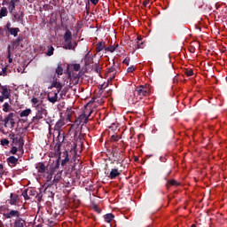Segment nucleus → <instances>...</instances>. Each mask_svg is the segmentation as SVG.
Wrapping results in <instances>:
<instances>
[{
	"mask_svg": "<svg viewBox=\"0 0 227 227\" xmlns=\"http://www.w3.org/2000/svg\"><path fill=\"white\" fill-rule=\"evenodd\" d=\"M36 114L33 117L32 121H40L43 120V116L47 115V110L42 105L35 106Z\"/></svg>",
	"mask_w": 227,
	"mask_h": 227,
	"instance_id": "4",
	"label": "nucleus"
},
{
	"mask_svg": "<svg viewBox=\"0 0 227 227\" xmlns=\"http://www.w3.org/2000/svg\"><path fill=\"white\" fill-rule=\"evenodd\" d=\"M93 208H94L95 212H97L98 214H100V213L102 212V209H100V208L98 207V206H97V205H95V206L93 207Z\"/></svg>",
	"mask_w": 227,
	"mask_h": 227,
	"instance_id": "45",
	"label": "nucleus"
},
{
	"mask_svg": "<svg viewBox=\"0 0 227 227\" xmlns=\"http://www.w3.org/2000/svg\"><path fill=\"white\" fill-rule=\"evenodd\" d=\"M6 28H7V31H10V29L12 28V24L7 23V24H6Z\"/></svg>",
	"mask_w": 227,
	"mask_h": 227,
	"instance_id": "52",
	"label": "nucleus"
},
{
	"mask_svg": "<svg viewBox=\"0 0 227 227\" xmlns=\"http://www.w3.org/2000/svg\"><path fill=\"white\" fill-rule=\"evenodd\" d=\"M2 146H8L10 145V140L4 138L1 140Z\"/></svg>",
	"mask_w": 227,
	"mask_h": 227,
	"instance_id": "38",
	"label": "nucleus"
},
{
	"mask_svg": "<svg viewBox=\"0 0 227 227\" xmlns=\"http://www.w3.org/2000/svg\"><path fill=\"white\" fill-rule=\"evenodd\" d=\"M31 102H32V104H33L34 106H36V104H38V98H33L31 99Z\"/></svg>",
	"mask_w": 227,
	"mask_h": 227,
	"instance_id": "48",
	"label": "nucleus"
},
{
	"mask_svg": "<svg viewBox=\"0 0 227 227\" xmlns=\"http://www.w3.org/2000/svg\"><path fill=\"white\" fill-rule=\"evenodd\" d=\"M190 52H192V53L196 52V48H195L194 46H192V47L190 48Z\"/></svg>",
	"mask_w": 227,
	"mask_h": 227,
	"instance_id": "51",
	"label": "nucleus"
},
{
	"mask_svg": "<svg viewBox=\"0 0 227 227\" xmlns=\"http://www.w3.org/2000/svg\"><path fill=\"white\" fill-rule=\"evenodd\" d=\"M32 113L31 108H27L20 113V118H27Z\"/></svg>",
	"mask_w": 227,
	"mask_h": 227,
	"instance_id": "23",
	"label": "nucleus"
},
{
	"mask_svg": "<svg viewBox=\"0 0 227 227\" xmlns=\"http://www.w3.org/2000/svg\"><path fill=\"white\" fill-rule=\"evenodd\" d=\"M47 56H52L54 54V47L52 46H48V51H47Z\"/></svg>",
	"mask_w": 227,
	"mask_h": 227,
	"instance_id": "36",
	"label": "nucleus"
},
{
	"mask_svg": "<svg viewBox=\"0 0 227 227\" xmlns=\"http://www.w3.org/2000/svg\"><path fill=\"white\" fill-rule=\"evenodd\" d=\"M7 49H8V50H7L8 62H9V63H13V59H12L11 46L9 45Z\"/></svg>",
	"mask_w": 227,
	"mask_h": 227,
	"instance_id": "31",
	"label": "nucleus"
},
{
	"mask_svg": "<svg viewBox=\"0 0 227 227\" xmlns=\"http://www.w3.org/2000/svg\"><path fill=\"white\" fill-rule=\"evenodd\" d=\"M106 42H99L96 46V52H102V51H106Z\"/></svg>",
	"mask_w": 227,
	"mask_h": 227,
	"instance_id": "19",
	"label": "nucleus"
},
{
	"mask_svg": "<svg viewBox=\"0 0 227 227\" xmlns=\"http://www.w3.org/2000/svg\"><path fill=\"white\" fill-rule=\"evenodd\" d=\"M51 87L56 88L57 93H59L61 91V89L63 88V85L59 82H52Z\"/></svg>",
	"mask_w": 227,
	"mask_h": 227,
	"instance_id": "25",
	"label": "nucleus"
},
{
	"mask_svg": "<svg viewBox=\"0 0 227 227\" xmlns=\"http://www.w3.org/2000/svg\"><path fill=\"white\" fill-rule=\"evenodd\" d=\"M35 168L37 169L38 173L43 174L47 170L45 164L43 162H39L36 164Z\"/></svg>",
	"mask_w": 227,
	"mask_h": 227,
	"instance_id": "18",
	"label": "nucleus"
},
{
	"mask_svg": "<svg viewBox=\"0 0 227 227\" xmlns=\"http://www.w3.org/2000/svg\"><path fill=\"white\" fill-rule=\"evenodd\" d=\"M0 91L1 94L5 97V98H10V90H8V86H3L0 83Z\"/></svg>",
	"mask_w": 227,
	"mask_h": 227,
	"instance_id": "14",
	"label": "nucleus"
},
{
	"mask_svg": "<svg viewBox=\"0 0 227 227\" xmlns=\"http://www.w3.org/2000/svg\"><path fill=\"white\" fill-rule=\"evenodd\" d=\"M4 217L5 219H12V217H17V219L20 218V212L19 210L12 209L7 213H4Z\"/></svg>",
	"mask_w": 227,
	"mask_h": 227,
	"instance_id": "9",
	"label": "nucleus"
},
{
	"mask_svg": "<svg viewBox=\"0 0 227 227\" xmlns=\"http://www.w3.org/2000/svg\"><path fill=\"white\" fill-rule=\"evenodd\" d=\"M61 159V156L58 158L55 164L51 167V173H58V169H59V160Z\"/></svg>",
	"mask_w": 227,
	"mask_h": 227,
	"instance_id": "20",
	"label": "nucleus"
},
{
	"mask_svg": "<svg viewBox=\"0 0 227 227\" xmlns=\"http://www.w3.org/2000/svg\"><path fill=\"white\" fill-rule=\"evenodd\" d=\"M81 70V64H68L67 67V70L65 71V74H67L68 78L72 80H75L79 78L77 77V74H75L74 72H79Z\"/></svg>",
	"mask_w": 227,
	"mask_h": 227,
	"instance_id": "2",
	"label": "nucleus"
},
{
	"mask_svg": "<svg viewBox=\"0 0 227 227\" xmlns=\"http://www.w3.org/2000/svg\"><path fill=\"white\" fill-rule=\"evenodd\" d=\"M1 121H4V120H3V115L0 114V125H1Z\"/></svg>",
	"mask_w": 227,
	"mask_h": 227,
	"instance_id": "57",
	"label": "nucleus"
},
{
	"mask_svg": "<svg viewBox=\"0 0 227 227\" xmlns=\"http://www.w3.org/2000/svg\"><path fill=\"white\" fill-rule=\"evenodd\" d=\"M4 168V166H3L2 163H0V169H3Z\"/></svg>",
	"mask_w": 227,
	"mask_h": 227,
	"instance_id": "59",
	"label": "nucleus"
},
{
	"mask_svg": "<svg viewBox=\"0 0 227 227\" xmlns=\"http://www.w3.org/2000/svg\"><path fill=\"white\" fill-rule=\"evenodd\" d=\"M63 157L64 159L61 160V166L65 168V166H67V163L70 161V158L68 157V151L63 152Z\"/></svg>",
	"mask_w": 227,
	"mask_h": 227,
	"instance_id": "16",
	"label": "nucleus"
},
{
	"mask_svg": "<svg viewBox=\"0 0 227 227\" xmlns=\"http://www.w3.org/2000/svg\"><path fill=\"white\" fill-rule=\"evenodd\" d=\"M148 95V87L145 85H139L136 87L134 91L135 97H139V98H143V97H146Z\"/></svg>",
	"mask_w": 227,
	"mask_h": 227,
	"instance_id": "7",
	"label": "nucleus"
},
{
	"mask_svg": "<svg viewBox=\"0 0 227 227\" xmlns=\"http://www.w3.org/2000/svg\"><path fill=\"white\" fill-rule=\"evenodd\" d=\"M60 180H61V172H57V174L54 176V178L52 180L53 185L54 184L56 185V184H59Z\"/></svg>",
	"mask_w": 227,
	"mask_h": 227,
	"instance_id": "27",
	"label": "nucleus"
},
{
	"mask_svg": "<svg viewBox=\"0 0 227 227\" xmlns=\"http://www.w3.org/2000/svg\"><path fill=\"white\" fill-rule=\"evenodd\" d=\"M19 159H20V156L15 157V156H10L6 159V162L10 168H15L17 164H19Z\"/></svg>",
	"mask_w": 227,
	"mask_h": 227,
	"instance_id": "10",
	"label": "nucleus"
},
{
	"mask_svg": "<svg viewBox=\"0 0 227 227\" xmlns=\"http://www.w3.org/2000/svg\"><path fill=\"white\" fill-rule=\"evenodd\" d=\"M17 201H19V195L11 193L10 195V205H17Z\"/></svg>",
	"mask_w": 227,
	"mask_h": 227,
	"instance_id": "22",
	"label": "nucleus"
},
{
	"mask_svg": "<svg viewBox=\"0 0 227 227\" xmlns=\"http://www.w3.org/2000/svg\"><path fill=\"white\" fill-rule=\"evenodd\" d=\"M6 70H8V67H7L2 68V71L0 72V76L3 75V77H5V75H6Z\"/></svg>",
	"mask_w": 227,
	"mask_h": 227,
	"instance_id": "40",
	"label": "nucleus"
},
{
	"mask_svg": "<svg viewBox=\"0 0 227 227\" xmlns=\"http://www.w3.org/2000/svg\"><path fill=\"white\" fill-rule=\"evenodd\" d=\"M104 219L106 223H111V221L114 219V215L113 213H108L104 215Z\"/></svg>",
	"mask_w": 227,
	"mask_h": 227,
	"instance_id": "28",
	"label": "nucleus"
},
{
	"mask_svg": "<svg viewBox=\"0 0 227 227\" xmlns=\"http://www.w3.org/2000/svg\"><path fill=\"white\" fill-rule=\"evenodd\" d=\"M3 31V28L0 27V32Z\"/></svg>",
	"mask_w": 227,
	"mask_h": 227,
	"instance_id": "63",
	"label": "nucleus"
},
{
	"mask_svg": "<svg viewBox=\"0 0 227 227\" xmlns=\"http://www.w3.org/2000/svg\"><path fill=\"white\" fill-rule=\"evenodd\" d=\"M53 175H54V173H52V170H51L46 177L45 185H47V187H51V185H54V183H52V176Z\"/></svg>",
	"mask_w": 227,
	"mask_h": 227,
	"instance_id": "17",
	"label": "nucleus"
},
{
	"mask_svg": "<svg viewBox=\"0 0 227 227\" xmlns=\"http://www.w3.org/2000/svg\"><path fill=\"white\" fill-rule=\"evenodd\" d=\"M17 145L19 146V152L24 153V138H22V137H20V138L16 137L12 139V146H17Z\"/></svg>",
	"mask_w": 227,
	"mask_h": 227,
	"instance_id": "8",
	"label": "nucleus"
},
{
	"mask_svg": "<svg viewBox=\"0 0 227 227\" xmlns=\"http://www.w3.org/2000/svg\"><path fill=\"white\" fill-rule=\"evenodd\" d=\"M86 113H88V108H86L83 113L82 114L79 115L78 118H76L75 121H74V125H77V127L79 126V123H88V121H90V116H91V114H93V110H90L89 114H86Z\"/></svg>",
	"mask_w": 227,
	"mask_h": 227,
	"instance_id": "3",
	"label": "nucleus"
},
{
	"mask_svg": "<svg viewBox=\"0 0 227 227\" xmlns=\"http://www.w3.org/2000/svg\"><path fill=\"white\" fill-rule=\"evenodd\" d=\"M120 175H121V173H120L118 168H113L108 176L111 180H114V178L120 176Z\"/></svg>",
	"mask_w": 227,
	"mask_h": 227,
	"instance_id": "15",
	"label": "nucleus"
},
{
	"mask_svg": "<svg viewBox=\"0 0 227 227\" xmlns=\"http://www.w3.org/2000/svg\"><path fill=\"white\" fill-rule=\"evenodd\" d=\"M3 111L4 113H8V111H10V104L9 103H4L3 105Z\"/></svg>",
	"mask_w": 227,
	"mask_h": 227,
	"instance_id": "35",
	"label": "nucleus"
},
{
	"mask_svg": "<svg viewBox=\"0 0 227 227\" xmlns=\"http://www.w3.org/2000/svg\"><path fill=\"white\" fill-rule=\"evenodd\" d=\"M122 63H123L124 65H127V67H129V63H130V59H129V58H126V59L122 61Z\"/></svg>",
	"mask_w": 227,
	"mask_h": 227,
	"instance_id": "44",
	"label": "nucleus"
},
{
	"mask_svg": "<svg viewBox=\"0 0 227 227\" xmlns=\"http://www.w3.org/2000/svg\"><path fill=\"white\" fill-rule=\"evenodd\" d=\"M178 185H180V183L176 182L175 179L168 180L166 183L167 189H169L171 186L178 187Z\"/></svg>",
	"mask_w": 227,
	"mask_h": 227,
	"instance_id": "21",
	"label": "nucleus"
},
{
	"mask_svg": "<svg viewBox=\"0 0 227 227\" xmlns=\"http://www.w3.org/2000/svg\"><path fill=\"white\" fill-rule=\"evenodd\" d=\"M135 70H136V67L134 66H131L128 67L127 72L128 74H132V72H134Z\"/></svg>",
	"mask_w": 227,
	"mask_h": 227,
	"instance_id": "43",
	"label": "nucleus"
},
{
	"mask_svg": "<svg viewBox=\"0 0 227 227\" xmlns=\"http://www.w3.org/2000/svg\"><path fill=\"white\" fill-rule=\"evenodd\" d=\"M58 93L59 92L48 93L47 98H48L49 102H51V104H56V101L58 100Z\"/></svg>",
	"mask_w": 227,
	"mask_h": 227,
	"instance_id": "12",
	"label": "nucleus"
},
{
	"mask_svg": "<svg viewBox=\"0 0 227 227\" xmlns=\"http://www.w3.org/2000/svg\"><path fill=\"white\" fill-rule=\"evenodd\" d=\"M22 196L24 200H29V195H27V190H24V192H22Z\"/></svg>",
	"mask_w": 227,
	"mask_h": 227,
	"instance_id": "41",
	"label": "nucleus"
},
{
	"mask_svg": "<svg viewBox=\"0 0 227 227\" xmlns=\"http://www.w3.org/2000/svg\"><path fill=\"white\" fill-rule=\"evenodd\" d=\"M51 129H52V126L50 125V126H49V131L51 132Z\"/></svg>",
	"mask_w": 227,
	"mask_h": 227,
	"instance_id": "60",
	"label": "nucleus"
},
{
	"mask_svg": "<svg viewBox=\"0 0 227 227\" xmlns=\"http://www.w3.org/2000/svg\"><path fill=\"white\" fill-rule=\"evenodd\" d=\"M8 33H10V35H12L14 37L19 36V33H20V28L19 27L9 28Z\"/></svg>",
	"mask_w": 227,
	"mask_h": 227,
	"instance_id": "24",
	"label": "nucleus"
},
{
	"mask_svg": "<svg viewBox=\"0 0 227 227\" xmlns=\"http://www.w3.org/2000/svg\"><path fill=\"white\" fill-rule=\"evenodd\" d=\"M36 193L35 191L33 190H30V196H35Z\"/></svg>",
	"mask_w": 227,
	"mask_h": 227,
	"instance_id": "55",
	"label": "nucleus"
},
{
	"mask_svg": "<svg viewBox=\"0 0 227 227\" xmlns=\"http://www.w3.org/2000/svg\"><path fill=\"white\" fill-rule=\"evenodd\" d=\"M114 48L115 49V51H118V49L120 48V45L119 44H115V45H114Z\"/></svg>",
	"mask_w": 227,
	"mask_h": 227,
	"instance_id": "56",
	"label": "nucleus"
},
{
	"mask_svg": "<svg viewBox=\"0 0 227 227\" xmlns=\"http://www.w3.org/2000/svg\"><path fill=\"white\" fill-rule=\"evenodd\" d=\"M9 137H10V139H12V141L13 140V139H15V133H11L10 135H9Z\"/></svg>",
	"mask_w": 227,
	"mask_h": 227,
	"instance_id": "50",
	"label": "nucleus"
},
{
	"mask_svg": "<svg viewBox=\"0 0 227 227\" xmlns=\"http://www.w3.org/2000/svg\"><path fill=\"white\" fill-rule=\"evenodd\" d=\"M55 72L57 75H63V64H59Z\"/></svg>",
	"mask_w": 227,
	"mask_h": 227,
	"instance_id": "29",
	"label": "nucleus"
},
{
	"mask_svg": "<svg viewBox=\"0 0 227 227\" xmlns=\"http://www.w3.org/2000/svg\"><path fill=\"white\" fill-rule=\"evenodd\" d=\"M150 4V0H145L144 3H143V6L145 8H146V6H148V4Z\"/></svg>",
	"mask_w": 227,
	"mask_h": 227,
	"instance_id": "49",
	"label": "nucleus"
},
{
	"mask_svg": "<svg viewBox=\"0 0 227 227\" xmlns=\"http://www.w3.org/2000/svg\"><path fill=\"white\" fill-rule=\"evenodd\" d=\"M184 74L185 75H187V77L194 75V72L192 71V69H185Z\"/></svg>",
	"mask_w": 227,
	"mask_h": 227,
	"instance_id": "34",
	"label": "nucleus"
},
{
	"mask_svg": "<svg viewBox=\"0 0 227 227\" xmlns=\"http://www.w3.org/2000/svg\"><path fill=\"white\" fill-rule=\"evenodd\" d=\"M118 68H120V64H116L114 62L112 67L108 69V74H110V79H114L116 77V72H118Z\"/></svg>",
	"mask_w": 227,
	"mask_h": 227,
	"instance_id": "11",
	"label": "nucleus"
},
{
	"mask_svg": "<svg viewBox=\"0 0 227 227\" xmlns=\"http://www.w3.org/2000/svg\"><path fill=\"white\" fill-rule=\"evenodd\" d=\"M21 42H22V37L19 36L16 39L12 41V44L13 47H15V49H17V47H19V45H20Z\"/></svg>",
	"mask_w": 227,
	"mask_h": 227,
	"instance_id": "26",
	"label": "nucleus"
},
{
	"mask_svg": "<svg viewBox=\"0 0 227 227\" xmlns=\"http://www.w3.org/2000/svg\"><path fill=\"white\" fill-rule=\"evenodd\" d=\"M105 51H106L107 52H114V51H116V48H114V45H110L105 48Z\"/></svg>",
	"mask_w": 227,
	"mask_h": 227,
	"instance_id": "37",
	"label": "nucleus"
},
{
	"mask_svg": "<svg viewBox=\"0 0 227 227\" xmlns=\"http://www.w3.org/2000/svg\"><path fill=\"white\" fill-rule=\"evenodd\" d=\"M191 227H196V224H192V226Z\"/></svg>",
	"mask_w": 227,
	"mask_h": 227,
	"instance_id": "62",
	"label": "nucleus"
},
{
	"mask_svg": "<svg viewBox=\"0 0 227 227\" xmlns=\"http://www.w3.org/2000/svg\"><path fill=\"white\" fill-rule=\"evenodd\" d=\"M14 227H27L26 224V220L24 218H16L14 221Z\"/></svg>",
	"mask_w": 227,
	"mask_h": 227,
	"instance_id": "13",
	"label": "nucleus"
},
{
	"mask_svg": "<svg viewBox=\"0 0 227 227\" xmlns=\"http://www.w3.org/2000/svg\"><path fill=\"white\" fill-rule=\"evenodd\" d=\"M91 59H93V58H91V56L90 54H87L85 56V63H90V61H91Z\"/></svg>",
	"mask_w": 227,
	"mask_h": 227,
	"instance_id": "42",
	"label": "nucleus"
},
{
	"mask_svg": "<svg viewBox=\"0 0 227 227\" xmlns=\"http://www.w3.org/2000/svg\"><path fill=\"white\" fill-rule=\"evenodd\" d=\"M8 15V9L6 7H3L0 10V19H3V17H6Z\"/></svg>",
	"mask_w": 227,
	"mask_h": 227,
	"instance_id": "30",
	"label": "nucleus"
},
{
	"mask_svg": "<svg viewBox=\"0 0 227 227\" xmlns=\"http://www.w3.org/2000/svg\"><path fill=\"white\" fill-rule=\"evenodd\" d=\"M17 152H19V146H13L12 147V149L10 150L9 153H11L12 155H17Z\"/></svg>",
	"mask_w": 227,
	"mask_h": 227,
	"instance_id": "33",
	"label": "nucleus"
},
{
	"mask_svg": "<svg viewBox=\"0 0 227 227\" xmlns=\"http://www.w3.org/2000/svg\"><path fill=\"white\" fill-rule=\"evenodd\" d=\"M15 3L13 0H11L10 1V4H9V11L12 12H13V11H15Z\"/></svg>",
	"mask_w": 227,
	"mask_h": 227,
	"instance_id": "32",
	"label": "nucleus"
},
{
	"mask_svg": "<svg viewBox=\"0 0 227 227\" xmlns=\"http://www.w3.org/2000/svg\"><path fill=\"white\" fill-rule=\"evenodd\" d=\"M63 95H66L65 91H62V92L60 93V97L63 98Z\"/></svg>",
	"mask_w": 227,
	"mask_h": 227,
	"instance_id": "58",
	"label": "nucleus"
},
{
	"mask_svg": "<svg viewBox=\"0 0 227 227\" xmlns=\"http://www.w3.org/2000/svg\"><path fill=\"white\" fill-rule=\"evenodd\" d=\"M100 70H102V67H100L98 65H96L95 72H97V74H100Z\"/></svg>",
	"mask_w": 227,
	"mask_h": 227,
	"instance_id": "46",
	"label": "nucleus"
},
{
	"mask_svg": "<svg viewBox=\"0 0 227 227\" xmlns=\"http://www.w3.org/2000/svg\"><path fill=\"white\" fill-rule=\"evenodd\" d=\"M137 49H141V46H139V44H137Z\"/></svg>",
	"mask_w": 227,
	"mask_h": 227,
	"instance_id": "61",
	"label": "nucleus"
},
{
	"mask_svg": "<svg viewBox=\"0 0 227 227\" xmlns=\"http://www.w3.org/2000/svg\"><path fill=\"white\" fill-rule=\"evenodd\" d=\"M13 116H15V114L10 113L4 117V127H5V129H13L15 127V119H13Z\"/></svg>",
	"mask_w": 227,
	"mask_h": 227,
	"instance_id": "5",
	"label": "nucleus"
},
{
	"mask_svg": "<svg viewBox=\"0 0 227 227\" xmlns=\"http://www.w3.org/2000/svg\"><path fill=\"white\" fill-rule=\"evenodd\" d=\"M64 42L66 43L65 49L68 51L74 49V46L72 45V32L69 29L66 30L64 34Z\"/></svg>",
	"mask_w": 227,
	"mask_h": 227,
	"instance_id": "6",
	"label": "nucleus"
},
{
	"mask_svg": "<svg viewBox=\"0 0 227 227\" xmlns=\"http://www.w3.org/2000/svg\"><path fill=\"white\" fill-rule=\"evenodd\" d=\"M4 99H6V97L4 96H0V102H4Z\"/></svg>",
	"mask_w": 227,
	"mask_h": 227,
	"instance_id": "54",
	"label": "nucleus"
},
{
	"mask_svg": "<svg viewBox=\"0 0 227 227\" xmlns=\"http://www.w3.org/2000/svg\"><path fill=\"white\" fill-rule=\"evenodd\" d=\"M92 4H98V0H90Z\"/></svg>",
	"mask_w": 227,
	"mask_h": 227,
	"instance_id": "53",
	"label": "nucleus"
},
{
	"mask_svg": "<svg viewBox=\"0 0 227 227\" xmlns=\"http://www.w3.org/2000/svg\"><path fill=\"white\" fill-rule=\"evenodd\" d=\"M79 163L78 162H75L73 166H72V168H71V169H72V171H75L76 173H77V171L79 170Z\"/></svg>",
	"mask_w": 227,
	"mask_h": 227,
	"instance_id": "39",
	"label": "nucleus"
},
{
	"mask_svg": "<svg viewBox=\"0 0 227 227\" xmlns=\"http://www.w3.org/2000/svg\"><path fill=\"white\" fill-rule=\"evenodd\" d=\"M63 127H65V121L59 120L54 126V132L57 134V141L58 143L55 145L58 152L61 148V145L65 142V131H63Z\"/></svg>",
	"mask_w": 227,
	"mask_h": 227,
	"instance_id": "1",
	"label": "nucleus"
},
{
	"mask_svg": "<svg viewBox=\"0 0 227 227\" xmlns=\"http://www.w3.org/2000/svg\"><path fill=\"white\" fill-rule=\"evenodd\" d=\"M111 139H112L113 141H119V140H120V137H119L117 135H113V136L111 137Z\"/></svg>",
	"mask_w": 227,
	"mask_h": 227,
	"instance_id": "47",
	"label": "nucleus"
}]
</instances>
